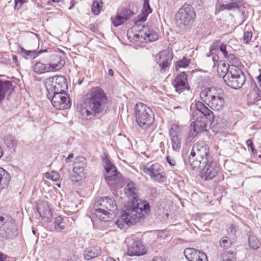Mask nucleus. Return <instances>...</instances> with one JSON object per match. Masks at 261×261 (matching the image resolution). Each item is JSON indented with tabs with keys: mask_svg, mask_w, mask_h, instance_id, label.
I'll use <instances>...</instances> for the list:
<instances>
[{
	"mask_svg": "<svg viewBox=\"0 0 261 261\" xmlns=\"http://www.w3.org/2000/svg\"><path fill=\"white\" fill-rule=\"evenodd\" d=\"M124 192L132 203L127 206L116 222L120 228H123L125 225L130 226L140 221L149 214L150 208L147 201L138 199V189L134 182H128L124 188Z\"/></svg>",
	"mask_w": 261,
	"mask_h": 261,
	"instance_id": "nucleus-1",
	"label": "nucleus"
},
{
	"mask_svg": "<svg viewBox=\"0 0 261 261\" xmlns=\"http://www.w3.org/2000/svg\"><path fill=\"white\" fill-rule=\"evenodd\" d=\"M94 216L103 222L110 221L115 216L117 206L114 198L109 197L97 198L94 202Z\"/></svg>",
	"mask_w": 261,
	"mask_h": 261,
	"instance_id": "nucleus-2",
	"label": "nucleus"
},
{
	"mask_svg": "<svg viewBox=\"0 0 261 261\" xmlns=\"http://www.w3.org/2000/svg\"><path fill=\"white\" fill-rule=\"evenodd\" d=\"M127 36L132 42L154 41L158 39L157 33L148 26L136 20L135 25L127 31Z\"/></svg>",
	"mask_w": 261,
	"mask_h": 261,
	"instance_id": "nucleus-3",
	"label": "nucleus"
},
{
	"mask_svg": "<svg viewBox=\"0 0 261 261\" xmlns=\"http://www.w3.org/2000/svg\"><path fill=\"white\" fill-rule=\"evenodd\" d=\"M45 87L47 98H54L59 95V98H66V90L67 89V81L62 75L50 77L46 80Z\"/></svg>",
	"mask_w": 261,
	"mask_h": 261,
	"instance_id": "nucleus-4",
	"label": "nucleus"
},
{
	"mask_svg": "<svg viewBox=\"0 0 261 261\" xmlns=\"http://www.w3.org/2000/svg\"><path fill=\"white\" fill-rule=\"evenodd\" d=\"M135 116L137 123L143 129L148 128L154 121L152 110L143 103L136 105Z\"/></svg>",
	"mask_w": 261,
	"mask_h": 261,
	"instance_id": "nucleus-5",
	"label": "nucleus"
},
{
	"mask_svg": "<svg viewBox=\"0 0 261 261\" xmlns=\"http://www.w3.org/2000/svg\"><path fill=\"white\" fill-rule=\"evenodd\" d=\"M102 99H86L88 101L85 102L84 106L79 104L77 102V110L81 113L82 118L89 120L92 118L93 116L92 111L94 113L101 112L105 108V103L102 102Z\"/></svg>",
	"mask_w": 261,
	"mask_h": 261,
	"instance_id": "nucleus-6",
	"label": "nucleus"
},
{
	"mask_svg": "<svg viewBox=\"0 0 261 261\" xmlns=\"http://www.w3.org/2000/svg\"><path fill=\"white\" fill-rule=\"evenodd\" d=\"M213 113L209 111L207 114L201 113V115L199 116L195 121L193 122L190 126L188 133V140H191L196 137L199 133L206 130V123L207 119L211 121V119H214Z\"/></svg>",
	"mask_w": 261,
	"mask_h": 261,
	"instance_id": "nucleus-7",
	"label": "nucleus"
},
{
	"mask_svg": "<svg viewBox=\"0 0 261 261\" xmlns=\"http://www.w3.org/2000/svg\"><path fill=\"white\" fill-rule=\"evenodd\" d=\"M194 14L192 7L188 4H185L177 12L175 15L177 24L182 29L190 25L194 21Z\"/></svg>",
	"mask_w": 261,
	"mask_h": 261,
	"instance_id": "nucleus-8",
	"label": "nucleus"
},
{
	"mask_svg": "<svg viewBox=\"0 0 261 261\" xmlns=\"http://www.w3.org/2000/svg\"><path fill=\"white\" fill-rule=\"evenodd\" d=\"M143 171L145 173L149 175L154 181L163 182L166 180V178L165 173L163 171V168L158 163L147 165L143 168Z\"/></svg>",
	"mask_w": 261,
	"mask_h": 261,
	"instance_id": "nucleus-9",
	"label": "nucleus"
},
{
	"mask_svg": "<svg viewBox=\"0 0 261 261\" xmlns=\"http://www.w3.org/2000/svg\"><path fill=\"white\" fill-rule=\"evenodd\" d=\"M14 223L10 218L0 216V236L4 238H13L17 235L14 230Z\"/></svg>",
	"mask_w": 261,
	"mask_h": 261,
	"instance_id": "nucleus-10",
	"label": "nucleus"
},
{
	"mask_svg": "<svg viewBox=\"0 0 261 261\" xmlns=\"http://www.w3.org/2000/svg\"><path fill=\"white\" fill-rule=\"evenodd\" d=\"M201 176L205 180H210L215 177L219 171V165L217 162L212 161H208L203 166L201 167Z\"/></svg>",
	"mask_w": 261,
	"mask_h": 261,
	"instance_id": "nucleus-11",
	"label": "nucleus"
},
{
	"mask_svg": "<svg viewBox=\"0 0 261 261\" xmlns=\"http://www.w3.org/2000/svg\"><path fill=\"white\" fill-rule=\"evenodd\" d=\"M104 168L106 170L105 177L107 184L112 188H116L115 184L119 177L116 168L109 160L106 161Z\"/></svg>",
	"mask_w": 261,
	"mask_h": 261,
	"instance_id": "nucleus-12",
	"label": "nucleus"
},
{
	"mask_svg": "<svg viewBox=\"0 0 261 261\" xmlns=\"http://www.w3.org/2000/svg\"><path fill=\"white\" fill-rule=\"evenodd\" d=\"M192 155L191 157L192 160L193 159V155H196L197 157L201 159V161L206 163L210 160L209 152L210 149L207 145L203 142H198L195 143L192 147Z\"/></svg>",
	"mask_w": 261,
	"mask_h": 261,
	"instance_id": "nucleus-13",
	"label": "nucleus"
},
{
	"mask_svg": "<svg viewBox=\"0 0 261 261\" xmlns=\"http://www.w3.org/2000/svg\"><path fill=\"white\" fill-rule=\"evenodd\" d=\"M173 58V53L169 49L164 50L155 56V60L162 70L165 71L169 68Z\"/></svg>",
	"mask_w": 261,
	"mask_h": 261,
	"instance_id": "nucleus-14",
	"label": "nucleus"
},
{
	"mask_svg": "<svg viewBox=\"0 0 261 261\" xmlns=\"http://www.w3.org/2000/svg\"><path fill=\"white\" fill-rule=\"evenodd\" d=\"M180 129L177 124H172L169 130L171 145L174 150L178 151L181 147V139L179 136Z\"/></svg>",
	"mask_w": 261,
	"mask_h": 261,
	"instance_id": "nucleus-15",
	"label": "nucleus"
},
{
	"mask_svg": "<svg viewBox=\"0 0 261 261\" xmlns=\"http://www.w3.org/2000/svg\"><path fill=\"white\" fill-rule=\"evenodd\" d=\"M184 253L188 261H208L204 253L192 248H186Z\"/></svg>",
	"mask_w": 261,
	"mask_h": 261,
	"instance_id": "nucleus-16",
	"label": "nucleus"
},
{
	"mask_svg": "<svg viewBox=\"0 0 261 261\" xmlns=\"http://www.w3.org/2000/svg\"><path fill=\"white\" fill-rule=\"evenodd\" d=\"M175 90L179 93L185 89L189 90V86L188 84L187 75L185 72L178 74L172 83Z\"/></svg>",
	"mask_w": 261,
	"mask_h": 261,
	"instance_id": "nucleus-17",
	"label": "nucleus"
},
{
	"mask_svg": "<svg viewBox=\"0 0 261 261\" xmlns=\"http://www.w3.org/2000/svg\"><path fill=\"white\" fill-rule=\"evenodd\" d=\"M241 0H218L216 5L218 11L224 10H231L239 9L240 7L237 3H240Z\"/></svg>",
	"mask_w": 261,
	"mask_h": 261,
	"instance_id": "nucleus-18",
	"label": "nucleus"
},
{
	"mask_svg": "<svg viewBox=\"0 0 261 261\" xmlns=\"http://www.w3.org/2000/svg\"><path fill=\"white\" fill-rule=\"evenodd\" d=\"M145 253V248L141 242L139 241L134 242L128 246L127 255L129 256H141Z\"/></svg>",
	"mask_w": 261,
	"mask_h": 261,
	"instance_id": "nucleus-19",
	"label": "nucleus"
},
{
	"mask_svg": "<svg viewBox=\"0 0 261 261\" xmlns=\"http://www.w3.org/2000/svg\"><path fill=\"white\" fill-rule=\"evenodd\" d=\"M223 80L224 82L229 87L234 89H239L241 88L245 82V75H241L239 76L227 77L223 76Z\"/></svg>",
	"mask_w": 261,
	"mask_h": 261,
	"instance_id": "nucleus-20",
	"label": "nucleus"
},
{
	"mask_svg": "<svg viewBox=\"0 0 261 261\" xmlns=\"http://www.w3.org/2000/svg\"><path fill=\"white\" fill-rule=\"evenodd\" d=\"M13 90L14 87L11 81L0 80V98L9 97Z\"/></svg>",
	"mask_w": 261,
	"mask_h": 261,
	"instance_id": "nucleus-21",
	"label": "nucleus"
},
{
	"mask_svg": "<svg viewBox=\"0 0 261 261\" xmlns=\"http://www.w3.org/2000/svg\"><path fill=\"white\" fill-rule=\"evenodd\" d=\"M64 64L65 60L61 56L53 55L51 56L50 63L48 65L49 68L53 69L51 71H55L61 69Z\"/></svg>",
	"mask_w": 261,
	"mask_h": 261,
	"instance_id": "nucleus-22",
	"label": "nucleus"
},
{
	"mask_svg": "<svg viewBox=\"0 0 261 261\" xmlns=\"http://www.w3.org/2000/svg\"><path fill=\"white\" fill-rule=\"evenodd\" d=\"M221 93V89H217L215 87L206 88L200 92V98H222L220 96Z\"/></svg>",
	"mask_w": 261,
	"mask_h": 261,
	"instance_id": "nucleus-23",
	"label": "nucleus"
},
{
	"mask_svg": "<svg viewBox=\"0 0 261 261\" xmlns=\"http://www.w3.org/2000/svg\"><path fill=\"white\" fill-rule=\"evenodd\" d=\"M86 160L82 156H79L75 158L73 161V171L80 175L83 173L86 166Z\"/></svg>",
	"mask_w": 261,
	"mask_h": 261,
	"instance_id": "nucleus-24",
	"label": "nucleus"
},
{
	"mask_svg": "<svg viewBox=\"0 0 261 261\" xmlns=\"http://www.w3.org/2000/svg\"><path fill=\"white\" fill-rule=\"evenodd\" d=\"M53 106L57 109L64 110L70 108L71 105L70 99H49Z\"/></svg>",
	"mask_w": 261,
	"mask_h": 261,
	"instance_id": "nucleus-25",
	"label": "nucleus"
},
{
	"mask_svg": "<svg viewBox=\"0 0 261 261\" xmlns=\"http://www.w3.org/2000/svg\"><path fill=\"white\" fill-rule=\"evenodd\" d=\"M100 253L99 247L97 246L90 247L84 251V257L86 260H90L99 256Z\"/></svg>",
	"mask_w": 261,
	"mask_h": 261,
	"instance_id": "nucleus-26",
	"label": "nucleus"
},
{
	"mask_svg": "<svg viewBox=\"0 0 261 261\" xmlns=\"http://www.w3.org/2000/svg\"><path fill=\"white\" fill-rule=\"evenodd\" d=\"M192 155V151L191 150L188 159L189 164L193 170H198L201 168V167H203L204 165L206 163H204V162L201 161V159L197 157L196 155H193V157L194 160H192L191 159Z\"/></svg>",
	"mask_w": 261,
	"mask_h": 261,
	"instance_id": "nucleus-27",
	"label": "nucleus"
},
{
	"mask_svg": "<svg viewBox=\"0 0 261 261\" xmlns=\"http://www.w3.org/2000/svg\"><path fill=\"white\" fill-rule=\"evenodd\" d=\"M37 210L40 216L49 220L51 216L50 209L47 202H43L37 206Z\"/></svg>",
	"mask_w": 261,
	"mask_h": 261,
	"instance_id": "nucleus-28",
	"label": "nucleus"
},
{
	"mask_svg": "<svg viewBox=\"0 0 261 261\" xmlns=\"http://www.w3.org/2000/svg\"><path fill=\"white\" fill-rule=\"evenodd\" d=\"M148 0H144L143 7L142 9V14L138 16L137 21L143 23L146 21L148 15L151 13Z\"/></svg>",
	"mask_w": 261,
	"mask_h": 261,
	"instance_id": "nucleus-29",
	"label": "nucleus"
},
{
	"mask_svg": "<svg viewBox=\"0 0 261 261\" xmlns=\"http://www.w3.org/2000/svg\"><path fill=\"white\" fill-rule=\"evenodd\" d=\"M18 51L19 54L23 57L26 59H29L30 58H35L39 54L44 51H46V50H40L39 51H36V50H27L23 47H19Z\"/></svg>",
	"mask_w": 261,
	"mask_h": 261,
	"instance_id": "nucleus-30",
	"label": "nucleus"
},
{
	"mask_svg": "<svg viewBox=\"0 0 261 261\" xmlns=\"http://www.w3.org/2000/svg\"><path fill=\"white\" fill-rule=\"evenodd\" d=\"M204 101H207L209 107L216 111H219L224 105V99H205Z\"/></svg>",
	"mask_w": 261,
	"mask_h": 261,
	"instance_id": "nucleus-31",
	"label": "nucleus"
},
{
	"mask_svg": "<svg viewBox=\"0 0 261 261\" xmlns=\"http://www.w3.org/2000/svg\"><path fill=\"white\" fill-rule=\"evenodd\" d=\"M241 75H244V74L238 66L234 65H230L229 70L223 76H226V78H227V77L239 76Z\"/></svg>",
	"mask_w": 261,
	"mask_h": 261,
	"instance_id": "nucleus-32",
	"label": "nucleus"
},
{
	"mask_svg": "<svg viewBox=\"0 0 261 261\" xmlns=\"http://www.w3.org/2000/svg\"><path fill=\"white\" fill-rule=\"evenodd\" d=\"M48 64H44L41 62L36 63L34 66V71L37 73H43L47 72H51L53 69L49 68Z\"/></svg>",
	"mask_w": 261,
	"mask_h": 261,
	"instance_id": "nucleus-33",
	"label": "nucleus"
},
{
	"mask_svg": "<svg viewBox=\"0 0 261 261\" xmlns=\"http://www.w3.org/2000/svg\"><path fill=\"white\" fill-rule=\"evenodd\" d=\"M67 218H63L61 216H58L55 219V226L57 230H65L66 227Z\"/></svg>",
	"mask_w": 261,
	"mask_h": 261,
	"instance_id": "nucleus-34",
	"label": "nucleus"
},
{
	"mask_svg": "<svg viewBox=\"0 0 261 261\" xmlns=\"http://www.w3.org/2000/svg\"><path fill=\"white\" fill-rule=\"evenodd\" d=\"M4 142L5 145L10 148H15L17 144L15 137L11 135H7L4 137Z\"/></svg>",
	"mask_w": 261,
	"mask_h": 261,
	"instance_id": "nucleus-35",
	"label": "nucleus"
},
{
	"mask_svg": "<svg viewBox=\"0 0 261 261\" xmlns=\"http://www.w3.org/2000/svg\"><path fill=\"white\" fill-rule=\"evenodd\" d=\"M229 66L223 61H219L217 65V72L220 76H223L229 70Z\"/></svg>",
	"mask_w": 261,
	"mask_h": 261,
	"instance_id": "nucleus-36",
	"label": "nucleus"
},
{
	"mask_svg": "<svg viewBox=\"0 0 261 261\" xmlns=\"http://www.w3.org/2000/svg\"><path fill=\"white\" fill-rule=\"evenodd\" d=\"M248 243L250 248L252 249H257L260 245L258 239L254 236L249 234L248 236Z\"/></svg>",
	"mask_w": 261,
	"mask_h": 261,
	"instance_id": "nucleus-37",
	"label": "nucleus"
},
{
	"mask_svg": "<svg viewBox=\"0 0 261 261\" xmlns=\"http://www.w3.org/2000/svg\"><path fill=\"white\" fill-rule=\"evenodd\" d=\"M231 239H233L230 238V234L223 237L220 241V246L226 249L230 248L232 244Z\"/></svg>",
	"mask_w": 261,
	"mask_h": 261,
	"instance_id": "nucleus-38",
	"label": "nucleus"
},
{
	"mask_svg": "<svg viewBox=\"0 0 261 261\" xmlns=\"http://www.w3.org/2000/svg\"><path fill=\"white\" fill-rule=\"evenodd\" d=\"M90 98H107L104 91L99 87H95L92 90Z\"/></svg>",
	"mask_w": 261,
	"mask_h": 261,
	"instance_id": "nucleus-39",
	"label": "nucleus"
},
{
	"mask_svg": "<svg viewBox=\"0 0 261 261\" xmlns=\"http://www.w3.org/2000/svg\"><path fill=\"white\" fill-rule=\"evenodd\" d=\"M101 0H94L91 7L92 11L95 15L99 14L102 8Z\"/></svg>",
	"mask_w": 261,
	"mask_h": 261,
	"instance_id": "nucleus-40",
	"label": "nucleus"
},
{
	"mask_svg": "<svg viewBox=\"0 0 261 261\" xmlns=\"http://www.w3.org/2000/svg\"><path fill=\"white\" fill-rule=\"evenodd\" d=\"M221 261H236L233 252L225 251L221 255Z\"/></svg>",
	"mask_w": 261,
	"mask_h": 261,
	"instance_id": "nucleus-41",
	"label": "nucleus"
},
{
	"mask_svg": "<svg viewBox=\"0 0 261 261\" xmlns=\"http://www.w3.org/2000/svg\"><path fill=\"white\" fill-rule=\"evenodd\" d=\"M190 64V60L184 57L181 60L178 61L176 63V69L177 70L179 68H185Z\"/></svg>",
	"mask_w": 261,
	"mask_h": 261,
	"instance_id": "nucleus-42",
	"label": "nucleus"
},
{
	"mask_svg": "<svg viewBox=\"0 0 261 261\" xmlns=\"http://www.w3.org/2000/svg\"><path fill=\"white\" fill-rule=\"evenodd\" d=\"M126 21V17H123L120 14L117 15L112 20L114 26L118 27Z\"/></svg>",
	"mask_w": 261,
	"mask_h": 261,
	"instance_id": "nucleus-43",
	"label": "nucleus"
},
{
	"mask_svg": "<svg viewBox=\"0 0 261 261\" xmlns=\"http://www.w3.org/2000/svg\"><path fill=\"white\" fill-rule=\"evenodd\" d=\"M226 58H227L229 63L231 64L230 65H234L238 66V65L240 64V62L239 61L238 58L233 54L228 55Z\"/></svg>",
	"mask_w": 261,
	"mask_h": 261,
	"instance_id": "nucleus-44",
	"label": "nucleus"
},
{
	"mask_svg": "<svg viewBox=\"0 0 261 261\" xmlns=\"http://www.w3.org/2000/svg\"><path fill=\"white\" fill-rule=\"evenodd\" d=\"M238 230V226L236 224H231L229 227L227 228L228 234L227 236L230 235V238L233 239L234 236Z\"/></svg>",
	"mask_w": 261,
	"mask_h": 261,
	"instance_id": "nucleus-45",
	"label": "nucleus"
},
{
	"mask_svg": "<svg viewBox=\"0 0 261 261\" xmlns=\"http://www.w3.org/2000/svg\"><path fill=\"white\" fill-rule=\"evenodd\" d=\"M120 14V15L123 16V18L126 17V20H127L128 19H129L130 17H132L134 13L130 9H124L121 10Z\"/></svg>",
	"mask_w": 261,
	"mask_h": 261,
	"instance_id": "nucleus-46",
	"label": "nucleus"
},
{
	"mask_svg": "<svg viewBox=\"0 0 261 261\" xmlns=\"http://www.w3.org/2000/svg\"><path fill=\"white\" fill-rule=\"evenodd\" d=\"M252 37V32L246 31L244 32V36H243V41L246 44L248 43Z\"/></svg>",
	"mask_w": 261,
	"mask_h": 261,
	"instance_id": "nucleus-47",
	"label": "nucleus"
},
{
	"mask_svg": "<svg viewBox=\"0 0 261 261\" xmlns=\"http://www.w3.org/2000/svg\"><path fill=\"white\" fill-rule=\"evenodd\" d=\"M46 177L47 178H50L51 180L55 181H57L59 179V175L58 173L53 171L51 172L50 174L49 173H47L46 174Z\"/></svg>",
	"mask_w": 261,
	"mask_h": 261,
	"instance_id": "nucleus-48",
	"label": "nucleus"
},
{
	"mask_svg": "<svg viewBox=\"0 0 261 261\" xmlns=\"http://www.w3.org/2000/svg\"><path fill=\"white\" fill-rule=\"evenodd\" d=\"M227 45L224 43H221L220 46V50L222 53L225 58L228 55L227 51Z\"/></svg>",
	"mask_w": 261,
	"mask_h": 261,
	"instance_id": "nucleus-49",
	"label": "nucleus"
},
{
	"mask_svg": "<svg viewBox=\"0 0 261 261\" xmlns=\"http://www.w3.org/2000/svg\"><path fill=\"white\" fill-rule=\"evenodd\" d=\"M221 45L220 41L219 40H217L215 42H214L211 47V50H216L218 49L219 48H220V46Z\"/></svg>",
	"mask_w": 261,
	"mask_h": 261,
	"instance_id": "nucleus-50",
	"label": "nucleus"
},
{
	"mask_svg": "<svg viewBox=\"0 0 261 261\" xmlns=\"http://www.w3.org/2000/svg\"><path fill=\"white\" fill-rule=\"evenodd\" d=\"M166 161L169 163V164L172 166H174L175 165V161L174 160L171 159L169 156H167Z\"/></svg>",
	"mask_w": 261,
	"mask_h": 261,
	"instance_id": "nucleus-51",
	"label": "nucleus"
},
{
	"mask_svg": "<svg viewBox=\"0 0 261 261\" xmlns=\"http://www.w3.org/2000/svg\"><path fill=\"white\" fill-rule=\"evenodd\" d=\"M0 261H9L7 259V256L0 251Z\"/></svg>",
	"mask_w": 261,
	"mask_h": 261,
	"instance_id": "nucleus-52",
	"label": "nucleus"
},
{
	"mask_svg": "<svg viewBox=\"0 0 261 261\" xmlns=\"http://www.w3.org/2000/svg\"><path fill=\"white\" fill-rule=\"evenodd\" d=\"M246 145L248 147H250V149L253 147V144L251 139H248L247 140Z\"/></svg>",
	"mask_w": 261,
	"mask_h": 261,
	"instance_id": "nucleus-53",
	"label": "nucleus"
},
{
	"mask_svg": "<svg viewBox=\"0 0 261 261\" xmlns=\"http://www.w3.org/2000/svg\"><path fill=\"white\" fill-rule=\"evenodd\" d=\"M74 155L73 153H70L67 158L65 159V161L66 163H69L71 161V160L73 158Z\"/></svg>",
	"mask_w": 261,
	"mask_h": 261,
	"instance_id": "nucleus-54",
	"label": "nucleus"
},
{
	"mask_svg": "<svg viewBox=\"0 0 261 261\" xmlns=\"http://www.w3.org/2000/svg\"><path fill=\"white\" fill-rule=\"evenodd\" d=\"M152 261H166L164 258L160 256H155L152 259Z\"/></svg>",
	"mask_w": 261,
	"mask_h": 261,
	"instance_id": "nucleus-55",
	"label": "nucleus"
},
{
	"mask_svg": "<svg viewBox=\"0 0 261 261\" xmlns=\"http://www.w3.org/2000/svg\"><path fill=\"white\" fill-rule=\"evenodd\" d=\"M257 196L259 201H261V189L257 192Z\"/></svg>",
	"mask_w": 261,
	"mask_h": 261,
	"instance_id": "nucleus-56",
	"label": "nucleus"
},
{
	"mask_svg": "<svg viewBox=\"0 0 261 261\" xmlns=\"http://www.w3.org/2000/svg\"><path fill=\"white\" fill-rule=\"evenodd\" d=\"M12 59H13V62H14L15 63H17L18 62L17 57L16 55H13Z\"/></svg>",
	"mask_w": 261,
	"mask_h": 261,
	"instance_id": "nucleus-57",
	"label": "nucleus"
},
{
	"mask_svg": "<svg viewBox=\"0 0 261 261\" xmlns=\"http://www.w3.org/2000/svg\"><path fill=\"white\" fill-rule=\"evenodd\" d=\"M108 74L110 76H113V75H114V71H113V70L112 69H109V70H108Z\"/></svg>",
	"mask_w": 261,
	"mask_h": 261,
	"instance_id": "nucleus-58",
	"label": "nucleus"
},
{
	"mask_svg": "<svg viewBox=\"0 0 261 261\" xmlns=\"http://www.w3.org/2000/svg\"><path fill=\"white\" fill-rule=\"evenodd\" d=\"M9 99H0V103H3V102H7L9 101Z\"/></svg>",
	"mask_w": 261,
	"mask_h": 261,
	"instance_id": "nucleus-59",
	"label": "nucleus"
},
{
	"mask_svg": "<svg viewBox=\"0 0 261 261\" xmlns=\"http://www.w3.org/2000/svg\"><path fill=\"white\" fill-rule=\"evenodd\" d=\"M251 151H252V153H253V154H256V153H257V151H256V150L254 148V147L252 148L251 149Z\"/></svg>",
	"mask_w": 261,
	"mask_h": 261,
	"instance_id": "nucleus-60",
	"label": "nucleus"
},
{
	"mask_svg": "<svg viewBox=\"0 0 261 261\" xmlns=\"http://www.w3.org/2000/svg\"><path fill=\"white\" fill-rule=\"evenodd\" d=\"M106 261H116V260L113 258L109 257L107 259Z\"/></svg>",
	"mask_w": 261,
	"mask_h": 261,
	"instance_id": "nucleus-61",
	"label": "nucleus"
},
{
	"mask_svg": "<svg viewBox=\"0 0 261 261\" xmlns=\"http://www.w3.org/2000/svg\"><path fill=\"white\" fill-rule=\"evenodd\" d=\"M15 3L17 4L18 2H20L21 3H22V0H15Z\"/></svg>",
	"mask_w": 261,
	"mask_h": 261,
	"instance_id": "nucleus-62",
	"label": "nucleus"
},
{
	"mask_svg": "<svg viewBox=\"0 0 261 261\" xmlns=\"http://www.w3.org/2000/svg\"><path fill=\"white\" fill-rule=\"evenodd\" d=\"M53 2H58L60 0H51Z\"/></svg>",
	"mask_w": 261,
	"mask_h": 261,
	"instance_id": "nucleus-63",
	"label": "nucleus"
},
{
	"mask_svg": "<svg viewBox=\"0 0 261 261\" xmlns=\"http://www.w3.org/2000/svg\"><path fill=\"white\" fill-rule=\"evenodd\" d=\"M82 81H80L79 82V84L81 85L82 84Z\"/></svg>",
	"mask_w": 261,
	"mask_h": 261,
	"instance_id": "nucleus-64",
	"label": "nucleus"
}]
</instances>
